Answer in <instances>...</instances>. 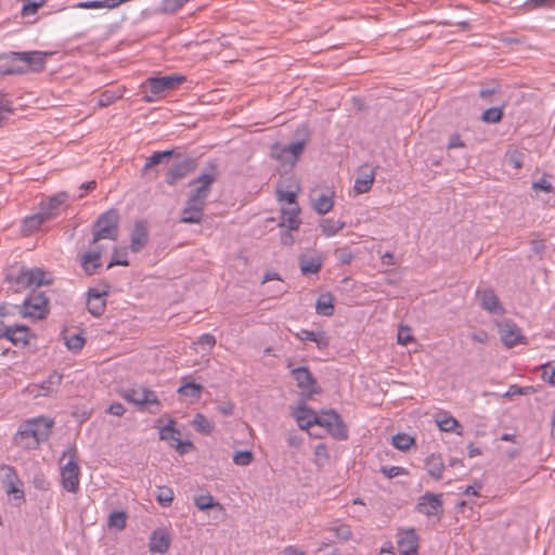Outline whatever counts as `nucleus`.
Segmentation results:
<instances>
[{"label":"nucleus","instance_id":"38","mask_svg":"<svg viewBox=\"0 0 555 555\" xmlns=\"http://www.w3.org/2000/svg\"><path fill=\"white\" fill-rule=\"evenodd\" d=\"M202 390H203L202 385L193 383V382H189V383H183L178 388V393L181 397H191V398L198 399L202 395Z\"/></svg>","mask_w":555,"mask_h":555},{"label":"nucleus","instance_id":"18","mask_svg":"<svg viewBox=\"0 0 555 555\" xmlns=\"http://www.w3.org/2000/svg\"><path fill=\"white\" fill-rule=\"evenodd\" d=\"M215 181V173H202L190 182V185H197L190 196L206 202L210 193V186Z\"/></svg>","mask_w":555,"mask_h":555},{"label":"nucleus","instance_id":"50","mask_svg":"<svg viewBox=\"0 0 555 555\" xmlns=\"http://www.w3.org/2000/svg\"><path fill=\"white\" fill-rule=\"evenodd\" d=\"M194 503L196 507L201 511H206L214 506H220L218 502L215 501L214 496L210 494L198 495L194 499Z\"/></svg>","mask_w":555,"mask_h":555},{"label":"nucleus","instance_id":"46","mask_svg":"<svg viewBox=\"0 0 555 555\" xmlns=\"http://www.w3.org/2000/svg\"><path fill=\"white\" fill-rule=\"evenodd\" d=\"M437 425L441 431H455L457 427H461L459 422L453 416H442L436 420Z\"/></svg>","mask_w":555,"mask_h":555},{"label":"nucleus","instance_id":"62","mask_svg":"<svg viewBox=\"0 0 555 555\" xmlns=\"http://www.w3.org/2000/svg\"><path fill=\"white\" fill-rule=\"evenodd\" d=\"M286 441H287L288 447L294 448V449H299L304 442V439L301 436H299L297 434L289 433L286 437Z\"/></svg>","mask_w":555,"mask_h":555},{"label":"nucleus","instance_id":"28","mask_svg":"<svg viewBox=\"0 0 555 555\" xmlns=\"http://www.w3.org/2000/svg\"><path fill=\"white\" fill-rule=\"evenodd\" d=\"M67 198L66 192L57 193L48 198L47 202L41 203L40 211L51 215V220L59 215V208L65 203Z\"/></svg>","mask_w":555,"mask_h":555},{"label":"nucleus","instance_id":"8","mask_svg":"<svg viewBox=\"0 0 555 555\" xmlns=\"http://www.w3.org/2000/svg\"><path fill=\"white\" fill-rule=\"evenodd\" d=\"M312 422L318 426L324 427L336 439L345 440L348 438L346 426L339 415L333 410L317 415V418H313Z\"/></svg>","mask_w":555,"mask_h":555},{"label":"nucleus","instance_id":"45","mask_svg":"<svg viewBox=\"0 0 555 555\" xmlns=\"http://www.w3.org/2000/svg\"><path fill=\"white\" fill-rule=\"evenodd\" d=\"M85 343L86 339L81 334H74L65 337V345L73 352L80 351L83 348Z\"/></svg>","mask_w":555,"mask_h":555},{"label":"nucleus","instance_id":"14","mask_svg":"<svg viewBox=\"0 0 555 555\" xmlns=\"http://www.w3.org/2000/svg\"><path fill=\"white\" fill-rule=\"evenodd\" d=\"M194 169V162L190 158L176 160L166 173L165 181L175 185L179 180L185 178Z\"/></svg>","mask_w":555,"mask_h":555},{"label":"nucleus","instance_id":"24","mask_svg":"<svg viewBox=\"0 0 555 555\" xmlns=\"http://www.w3.org/2000/svg\"><path fill=\"white\" fill-rule=\"evenodd\" d=\"M30 330L26 325L11 324L9 335L5 339L11 341L14 346H26L29 340Z\"/></svg>","mask_w":555,"mask_h":555},{"label":"nucleus","instance_id":"29","mask_svg":"<svg viewBox=\"0 0 555 555\" xmlns=\"http://www.w3.org/2000/svg\"><path fill=\"white\" fill-rule=\"evenodd\" d=\"M299 267H300L302 274H305V275L315 274L322 268V259L320 256H315V257L301 256L299 258Z\"/></svg>","mask_w":555,"mask_h":555},{"label":"nucleus","instance_id":"22","mask_svg":"<svg viewBox=\"0 0 555 555\" xmlns=\"http://www.w3.org/2000/svg\"><path fill=\"white\" fill-rule=\"evenodd\" d=\"M106 294H107L106 292L101 293L93 288H91L88 292L87 308H88V311L93 317H100L104 312L105 306H106V301H105Z\"/></svg>","mask_w":555,"mask_h":555},{"label":"nucleus","instance_id":"4","mask_svg":"<svg viewBox=\"0 0 555 555\" xmlns=\"http://www.w3.org/2000/svg\"><path fill=\"white\" fill-rule=\"evenodd\" d=\"M119 216L117 210L111 209L101 214L92 227V244L102 240L117 241L119 234Z\"/></svg>","mask_w":555,"mask_h":555},{"label":"nucleus","instance_id":"25","mask_svg":"<svg viewBox=\"0 0 555 555\" xmlns=\"http://www.w3.org/2000/svg\"><path fill=\"white\" fill-rule=\"evenodd\" d=\"M425 469L435 480H440L444 470V462L440 454L431 453L425 459Z\"/></svg>","mask_w":555,"mask_h":555},{"label":"nucleus","instance_id":"51","mask_svg":"<svg viewBox=\"0 0 555 555\" xmlns=\"http://www.w3.org/2000/svg\"><path fill=\"white\" fill-rule=\"evenodd\" d=\"M334 256L341 264H349L353 259V253L348 246L336 248Z\"/></svg>","mask_w":555,"mask_h":555},{"label":"nucleus","instance_id":"44","mask_svg":"<svg viewBox=\"0 0 555 555\" xmlns=\"http://www.w3.org/2000/svg\"><path fill=\"white\" fill-rule=\"evenodd\" d=\"M23 8L21 11L22 16L26 17L29 15H34L38 12V10L44 4L46 0H22Z\"/></svg>","mask_w":555,"mask_h":555},{"label":"nucleus","instance_id":"59","mask_svg":"<svg viewBox=\"0 0 555 555\" xmlns=\"http://www.w3.org/2000/svg\"><path fill=\"white\" fill-rule=\"evenodd\" d=\"M119 96L120 95H117L115 92L106 90L100 95L98 104L101 107L108 106L112 103H114L115 100H117Z\"/></svg>","mask_w":555,"mask_h":555},{"label":"nucleus","instance_id":"11","mask_svg":"<svg viewBox=\"0 0 555 555\" xmlns=\"http://www.w3.org/2000/svg\"><path fill=\"white\" fill-rule=\"evenodd\" d=\"M291 373L302 393L311 397L320 391L315 378L307 366L292 369Z\"/></svg>","mask_w":555,"mask_h":555},{"label":"nucleus","instance_id":"55","mask_svg":"<svg viewBox=\"0 0 555 555\" xmlns=\"http://www.w3.org/2000/svg\"><path fill=\"white\" fill-rule=\"evenodd\" d=\"M276 197L279 202H285L288 205V207H292L293 205H298L296 201V193L294 191H284L278 189Z\"/></svg>","mask_w":555,"mask_h":555},{"label":"nucleus","instance_id":"5","mask_svg":"<svg viewBox=\"0 0 555 555\" xmlns=\"http://www.w3.org/2000/svg\"><path fill=\"white\" fill-rule=\"evenodd\" d=\"M11 309L23 318L42 320L49 313V298L43 293H33L22 306H11Z\"/></svg>","mask_w":555,"mask_h":555},{"label":"nucleus","instance_id":"20","mask_svg":"<svg viewBox=\"0 0 555 555\" xmlns=\"http://www.w3.org/2000/svg\"><path fill=\"white\" fill-rule=\"evenodd\" d=\"M282 219L279 223L280 227L287 228L289 231H296L301 224L299 219L300 207L299 205H293L292 207H282L281 209Z\"/></svg>","mask_w":555,"mask_h":555},{"label":"nucleus","instance_id":"36","mask_svg":"<svg viewBox=\"0 0 555 555\" xmlns=\"http://www.w3.org/2000/svg\"><path fill=\"white\" fill-rule=\"evenodd\" d=\"M203 211L194 206H185L181 212V222L183 223H201L203 219Z\"/></svg>","mask_w":555,"mask_h":555},{"label":"nucleus","instance_id":"17","mask_svg":"<svg viewBox=\"0 0 555 555\" xmlns=\"http://www.w3.org/2000/svg\"><path fill=\"white\" fill-rule=\"evenodd\" d=\"M149 242L147 223L144 220L134 222L133 229L130 234V249L133 253L141 251Z\"/></svg>","mask_w":555,"mask_h":555},{"label":"nucleus","instance_id":"27","mask_svg":"<svg viewBox=\"0 0 555 555\" xmlns=\"http://www.w3.org/2000/svg\"><path fill=\"white\" fill-rule=\"evenodd\" d=\"M80 264L82 270L88 275H93L96 270L101 268L102 261L99 257V251H86L80 257Z\"/></svg>","mask_w":555,"mask_h":555},{"label":"nucleus","instance_id":"33","mask_svg":"<svg viewBox=\"0 0 555 555\" xmlns=\"http://www.w3.org/2000/svg\"><path fill=\"white\" fill-rule=\"evenodd\" d=\"M295 417L298 423V426L301 429H308L309 427L315 425V423L312 422V420L317 418V414L308 408H298V410L295 412Z\"/></svg>","mask_w":555,"mask_h":555},{"label":"nucleus","instance_id":"19","mask_svg":"<svg viewBox=\"0 0 555 555\" xmlns=\"http://www.w3.org/2000/svg\"><path fill=\"white\" fill-rule=\"evenodd\" d=\"M175 421H169V423L164 426L160 431V439L169 441L170 446L172 448H176L177 450H180V453H184L185 450L183 449L184 446L192 447L191 442L183 443L180 439V431L173 428Z\"/></svg>","mask_w":555,"mask_h":555},{"label":"nucleus","instance_id":"1","mask_svg":"<svg viewBox=\"0 0 555 555\" xmlns=\"http://www.w3.org/2000/svg\"><path fill=\"white\" fill-rule=\"evenodd\" d=\"M53 425V420L49 417L28 420L20 426L13 441L24 450H35L49 438Z\"/></svg>","mask_w":555,"mask_h":555},{"label":"nucleus","instance_id":"63","mask_svg":"<svg viewBox=\"0 0 555 555\" xmlns=\"http://www.w3.org/2000/svg\"><path fill=\"white\" fill-rule=\"evenodd\" d=\"M125 412V406L119 402H114L106 409V413L115 416H122Z\"/></svg>","mask_w":555,"mask_h":555},{"label":"nucleus","instance_id":"34","mask_svg":"<svg viewBox=\"0 0 555 555\" xmlns=\"http://www.w3.org/2000/svg\"><path fill=\"white\" fill-rule=\"evenodd\" d=\"M49 220H51V215L41 211L30 217H27L25 218L23 224L24 232H33L39 229L42 223Z\"/></svg>","mask_w":555,"mask_h":555},{"label":"nucleus","instance_id":"2","mask_svg":"<svg viewBox=\"0 0 555 555\" xmlns=\"http://www.w3.org/2000/svg\"><path fill=\"white\" fill-rule=\"evenodd\" d=\"M52 53L42 51L10 52L3 56L9 66L5 74H23L28 70L42 72L46 67V60Z\"/></svg>","mask_w":555,"mask_h":555},{"label":"nucleus","instance_id":"56","mask_svg":"<svg viewBox=\"0 0 555 555\" xmlns=\"http://www.w3.org/2000/svg\"><path fill=\"white\" fill-rule=\"evenodd\" d=\"M315 463L322 466L328 460V451L325 444L319 443L314 448Z\"/></svg>","mask_w":555,"mask_h":555},{"label":"nucleus","instance_id":"49","mask_svg":"<svg viewBox=\"0 0 555 555\" xmlns=\"http://www.w3.org/2000/svg\"><path fill=\"white\" fill-rule=\"evenodd\" d=\"M156 501L163 506H169L173 501V491L168 487H158Z\"/></svg>","mask_w":555,"mask_h":555},{"label":"nucleus","instance_id":"39","mask_svg":"<svg viewBox=\"0 0 555 555\" xmlns=\"http://www.w3.org/2000/svg\"><path fill=\"white\" fill-rule=\"evenodd\" d=\"M109 528H114L117 530H122L127 525V513L124 511H115L109 514L108 522Z\"/></svg>","mask_w":555,"mask_h":555},{"label":"nucleus","instance_id":"3","mask_svg":"<svg viewBox=\"0 0 555 555\" xmlns=\"http://www.w3.org/2000/svg\"><path fill=\"white\" fill-rule=\"evenodd\" d=\"M185 77L178 74H172L162 77H150L142 85L144 88V101L152 103L157 101L165 92L177 89L182 82L185 81Z\"/></svg>","mask_w":555,"mask_h":555},{"label":"nucleus","instance_id":"37","mask_svg":"<svg viewBox=\"0 0 555 555\" xmlns=\"http://www.w3.org/2000/svg\"><path fill=\"white\" fill-rule=\"evenodd\" d=\"M173 155L172 150L154 152L150 157L146 158L145 165L142 169L143 172H146L149 169L164 162V159H169Z\"/></svg>","mask_w":555,"mask_h":555},{"label":"nucleus","instance_id":"54","mask_svg":"<svg viewBox=\"0 0 555 555\" xmlns=\"http://www.w3.org/2000/svg\"><path fill=\"white\" fill-rule=\"evenodd\" d=\"M287 149L289 150V153H291V158L293 160V163H296L299 155L304 152L305 150V146H306V141L305 140H301V141H295V142H291L289 144L286 145Z\"/></svg>","mask_w":555,"mask_h":555},{"label":"nucleus","instance_id":"26","mask_svg":"<svg viewBox=\"0 0 555 555\" xmlns=\"http://www.w3.org/2000/svg\"><path fill=\"white\" fill-rule=\"evenodd\" d=\"M296 338L301 341H313L317 344L320 350H324L328 347L330 340L324 332H313L308 330H301L295 334Z\"/></svg>","mask_w":555,"mask_h":555},{"label":"nucleus","instance_id":"43","mask_svg":"<svg viewBox=\"0 0 555 555\" xmlns=\"http://www.w3.org/2000/svg\"><path fill=\"white\" fill-rule=\"evenodd\" d=\"M192 424L196 431L201 434L209 435L212 431L211 423L201 413L194 416Z\"/></svg>","mask_w":555,"mask_h":555},{"label":"nucleus","instance_id":"58","mask_svg":"<svg viewBox=\"0 0 555 555\" xmlns=\"http://www.w3.org/2000/svg\"><path fill=\"white\" fill-rule=\"evenodd\" d=\"M543 380L555 385V361L554 364L546 363L541 366Z\"/></svg>","mask_w":555,"mask_h":555},{"label":"nucleus","instance_id":"9","mask_svg":"<svg viewBox=\"0 0 555 555\" xmlns=\"http://www.w3.org/2000/svg\"><path fill=\"white\" fill-rule=\"evenodd\" d=\"M335 192L331 188L321 190L315 188L310 191L309 198L313 210L319 215H326L333 209Z\"/></svg>","mask_w":555,"mask_h":555},{"label":"nucleus","instance_id":"40","mask_svg":"<svg viewBox=\"0 0 555 555\" xmlns=\"http://www.w3.org/2000/svg\"><path fill=\"white\" fill-rule=\"evenodd\" d=\"M374 182V175H362L356 179L354 191L357 194H363L371 190Z\"/></svg>","mask_w":555,"mask_h":555},{"label":"nucleus","instance_id":"16","mask_svg":"<svg viewBox=\"0 0 555 555\" xmlns=\"http://www.w3.org/2000/svg\"><path fill=\"white\" fill-rule=\"evenodd\" d=\"M416 508L426 516H437L442 512V495L425 493L420 498Z\"/></svg>","mask_w":555,"mask_h":555},{"label":"nucleus","instance_id":"60","mask_svg":"<svg viewBox=\"0 0 555 555\" xmlns=\"http://www.w3.org/2000/svg\"><path fill=\"white\" fill-rule=\"evenodd\" d=\"M197 344L203 348L211 349L216 345V338L211 334H203L198 338Z\"/></svg>","mask_w":555,"mask_h":555},{"label":"nucleus","instance_id":"7","mask_svg":"<svg viewBox=\"0 0 555 555\" xmlns=\"http://www.w3.org/2000/svg\"><path fill=\"white\" fill-rule=\"evenodd\" d=\"M17 286L22 287H39L51 284L52 280L47 272L39 268L21 269L16 275L10 276Z\"/></svg>","mask_w":555,"mask_h":555},{"label":"nucleus","instance_id":"15","mask_svg":"<svg viewBox=\"0 0 555 555\" xmlns=\"http://www.w3.org/2000/svg\"><path fill=\"white\" fill-rule=\"evenodd\" d=\"M499 333L502 343L512 348L517 344L524 343L525 337L521 334L520 328L512 321H504L499 325Z\"/></svg>","mask_w":555,"mask_h":555},{"label":"nucleus","instance_id":"48","mask_svg":"<svg viewBox=\"0 0 555 555\" xmlns=\"http://www.w3.org/2000/svg\"><path fill=\"white\" fill-rule=\"evenodd\" d=\"M340 541H348L352 538V531L348 525L337 524L328 528Z\"/></svg>","mask_w":555,"mask_h":555},{"label":"nucleus","instance_id":"52","mask_svg":"<svg viewBox=\"0 0 555 555\" xmlns=\"http://www.w3.org/2000/svg\"><path fill=\"white\" fill-rule=\"evenodd\" d=\"M524 153L518 150H513L507 152L506 162L508 165L513 166L515 169H520L524 165Z\"/></svg>","mask_w":555,"mask_h":555},{"label":"nucleus","instance_id":"23","mask_svg":"<svg viewBox=\"0 0 555 555\" xmlns=\"http://www.w3.org/2000/svg\"><path fill=\"white\" fill-rule=\"evenodd\" d=\"M477 297L480 301V306L482 309L492 312L498 313L502 311V308L499 302V298L495 295L494 291L491 288H485V289H478L477 291Z\"/></svg>","mask_w":555,"mask_h":555},{"label":"nucleus","instance_id":"41","mask_svg":"<svg viewBox=\"0 0 555 555\" xmlns=\"http://www.w3.org/2000/svg\"><path fill=\"white\" fill-rule=\"evenodd\" d=\"M15 312L11 309V307L1 306L0 307V339L5 338L9 335L10 326L12 323L7 321L9 315L14 314Z\"/></svg>","mask_w":555,"mask_h":555},{"label":"nucleus","instance_id":"6","mask_svg":"<svg viewBox=\"0 0 555 555\" xmlns=\"http://www.w3.org/2000/svg\"><path fill=\"white\" fill-rule=\"evenodd\" d=\"M68 456V462L61 467L62 487L70 493H76L79 489L80 468L76 457V452L72 449L64 451L62 459Z\"/></svg>","mask_w":555,"mask_h":555},{"label":"nucleus","instance_id":"12","mask_svg":"<svg viewBox=\"0 0 555 555\" xmlns=\"http://www.w3.org/2000/svg\"><path fill=\"white\" fill-rule=\"evenodd\" d=\"M122 397L137 405H160L155 391L142 387L127 389Z\"/></svg>","mask_w":555,"mask_h":555},{"label":"nucleus","instance_id":"31","mask_svg":"<svg viewBox=\"0 0 555 555\" xmlns=\"http://www.w3.org/2000/svg\"><path fill=\"white\" fill-rule=\"evenodd\" d=\"M333 296L330 293L321 294L315 304L317 313L331 317L334 313Z\"/></svg>","mask_w":555,"mask_h":555},{"label":"nucleus","instance_id":"21","mask_svg":"<svg viewBox=\"0 0 555 555\" xmlns=\"http://www.w3.org/2000/svg\"><path fill=\"white\" fill-rule=\"evenodd\" d=\"M170 546V537L164 529H156L152 532L149 547L151 553L164 554Z\"/></svg>","mask_w":555,"mask_h":555},{"label":"nucleus","instance_id":"10","mask_svg":"<svg viewBox=\"0 0 555 555\" xmlns=\"http://www.w3.org/2000/svg\"><path fill=\"white\" fill-rule=\"evenodd\" d=\"M1 482L8 495H13L15 500L24 499V491L22 490V481L17 475L16 469L10 465H3L0 468Z\"/></svg>","mask_w":555,"mask_h":555},{"label":"nucleus","instance_id":"61","mask_svg":"<svg viewBox=\"0 0 555 555\" xmlns=\"http://www.w3.org/2000/svg\"><path fill=\"white\" fill-rule=\"evenodd\" d=\"M413 338L410 334L409 327L401 326L398 331L397 340L401 345H406L409 341H411Z\"/></svg>","mask_w":555,"mask_h":555},{"label":"nucleus","instance_id":"35","mask_svg":"<svg viewBox=\"0 0 555 555\" xmlns=\"http://www.w3.org/2000/svg\"><path fill=\"white\" fill-rule=\"evenodd\" d=\"M271 156L283 162L284 164H287L291 168L294 167V165L296 164L293 163L291 158L289 150L287 149L286 145L283 144H273L271 147Z\"/></svg>","mask_w":555,"mask_h":555},{"label":"nucleus","instance_id":"13","mask_svg":"<svg viewBox=\"0 0 555 555\" xmlns=\"http://www.w3.org/2000/svg\"><path fill=\"white\" fill-rule=\"evenodd\" d=\"M397 545L400 555H417L418 537L413 528L399 530Z\"/></svg>","mask_w":555,"mask_h":555},{"label":"nucleus","instance_id":"53","mask_svg":"<svg viewBox=\"0 0 555 555\" xmlns=\"http://www.w3.org/2000/svg\"><path fill=\"white\" fill-rule=\"evenodd\" d=\"M254 460V454L251 451L244 450L237 451L233 455L234 464L238 466H248Z\"/></svg>","mask_w":555,"mask_h":555},{"label":"nucleus","instance_id":"30","mask_svg":"<svg viewBox=\"0 0 555 555\" xmlns=\"http://www.w3.org/2000/svg\"><path fill=\"white\" fill-rule=\"evenodd\" d=\"M319 227L324 236L331 237L343 230L346 227V222L334 220L332 218H325L320 221Z\"/></svg>","mask_w":555,"mask_h":555},{"label":"nucleus","instance_id":"42","mask_svg":"<svg viewBox=\"0 0 555 555\" xmlns=\"http://www.w3.org/2000/svg\"><path fill=\"white\" fill-rule=\"evenodd\" d=\"M414 443V438L408 434H397L392 437V446L400 451H408Z\"/></svg>","mask_w":555,"mask_h":555},{"label":"nucleus","instance_id":"47","mask_svg":"<svg viewBox=\"0 0 555 555\" xmlns=\"http://www.w3.org/2000/svg\"><path fill=\"white\" fill-rule=\"evenodd\" d=\"M503 118V111L499 107H491L486 109L481 115V120L487 124H496Z\"/></svg>","mask_w":555,"mask_h":555},{"label":"nucleus","instance_id":"57","mask_svg":"<svg viewBox=\"0 0 555 555\" xmlns=\"http://www.w3.org/2000/svg\"><path fill=\"white\" fill-rule=\"evenodd\" d=\"M380 472L388 479H391V478H395V477L408 474L406 469L403 468V467H400V466H383L380 468Z\"/></svg>","mask_w":555,"mask_h":555},{"label":"nucleus","instance_id":"32","mask_svg":"<svg viewBox=\"0 0 555 555\" xmlns=\"http://www.w3.org/2000/svg\"><path fill=\"white\" fill-rule=\"evenodd\" d=\"M63 375L53 372L51 373L48 378L40 385V396H50L53 392L56 391L57 387L60 386L62 382Z\"/></svg>","mask_w":555,"mask_h":555},{"label":"nucleus","instance_id":"64","mask_svg":"<svg viewBox=\"0 0 555 555\" xmlns=\"http://www.w3.org/2000/svg\"><path fill=\"white\" fill-rule=\"evenodd\" d=\"M532 188L535 191H544V192H551L553 190L552 184L545 179H540V180L533 182Z\"/></svg>","mask_w":555,"mask_h":555}]
</instances>
